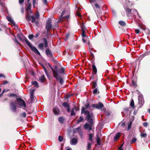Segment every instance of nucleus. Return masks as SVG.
I'll list each match as a JSON object with an SVG mask.
<instances>
[{"label":"nucleus","instance_id":"obj_27","mask_svg":"<svg viewBox=\"0 0 150 150\" xmlns=\"http://www.w3.org/2000/svg\"><path fill=\"white\" fill-rule=\"evenodd\" d=\"M62 105L66 108L68 107H69V104L66 102H64L62 103Z\"/></svg>","mask_w":150,"mask_h":150},{"label":"nucleus","instance_id":"obj_64","mask_svg":"<svg viewBox=\"0 0 150 150\" xmlns=\"http://www.w3.org/2000/svg\"><path fill=\"white\" fill-rule=\"evenodd\" d=\"M88 131H90L92 129V127H91V126H90L88 128Z\"/></svg>","mask_w":150,"mask_h":150},{"label":"nucleus","instance_id":"obj_28","mask_svg":"<svg viewBox=\"0 0 150 150\" xmlns=\"http://www.w3.org/2000/svg\"><path fill=\"white\" fill-rule=\"evenodd\" d=\"M46 54L49 56H50L51 55V52L48 50H46Z\"/></svg>","mask_w":150,"mask_h":150},{"label":"nucleus","instance_id":"obj_60","mask_svg":"<svg viewBox=\"0 0 150 150\" xmlns=\"http://www.w3.org/2000/svg\"><path fill=\"white\" fill-rule=\"evenodd\" d=\"M90 105L89 104H87L85 105L86 108L87 109L89 107Z\"/></svg>","mask_w":150,"mask_h":150},{"label":"nucleus","instance_id":"obj_17","mask_svg":"<svg viewBox=\"0 0 150 150\" xmlns=\"http://www.w3.org/2000/svg\"><path fill=\"white\" fill-rule=\"evenodd\" d=\"M138 100L139 103H141L142 104H143L144 103V101L142 100V97H141L139 96L138 98Z\"/></svg>","mask_w":150,"mask_h":150},{"label":"nucleus","instance_id":"obj_26","mask_svg":"<svg viewBox=\"0 0 150 150\" xmlns=\"http://www.w3.org/2000/svg\"><path fill=\"white\" fill-rule=\"evenodd\" d=\"M132 10L131 9H129L128 8L126 9V11L127 14H129L131 12Z\"/></svg>","mask_w":150,"mask_h":150},{"label":"nucleus","instance_id":"obj_30","mask_svg":"<svg viewBox=\"0 0 150 150\" xmlns=\"http://www.w3.org/2000/svg\"><path fill=\"white\" fill-rule=\"evenodd\" d=\"M119 24L122 26H125L126 25L125 23L123 21H120L119 22Z\"/></svg>","mask_w":150,"mask_h":150},{"label":"nucleus","instance_id":"obj_47","mask_svg":"<svg viewBox=\"0 0 150 150\" xmlns=\"http://www.w3.org/2000/svg\"><path fill=\"white\" fill-rule=\"evenodd\" d=\"M10 22L12 23V24L13 25H14V26H15L16 25V23H15L14 21L13 20H12Z\"/></svg>","mask_w":150,"mask_h":150},{"label":"nucleus","instance_id":"obj_24","mask_svg":"<svg viewBox=\"0 0 150 150\" xmlns=\"http://www.w3.org/2000/svg\"><path fill=\"white\" fill-rule=\"evenodd\" d=\"M43 40L44 44V46L45 47H47V40L45 38H43Z\"/></svg>","mask_w":150,"mask_h":150},{"label":"nucleus","instance_id":"obj_29","mask_svg":"<svg viewBox=\"0 0 150 150\" xmlns=\"http://www.w3.org/2000/svg\"><path fill=\"white\" fill-rule=\"evenodd\" d=\"M83 117L81 116L77 122V123L79 124L80 122L82 121L83 120Z\"/></svg>","mask_w":150,"mask_h":150},{"label":"nucleus","instance_id":"obj_44","mask_svg":"<svg viewBox=\"0 0 150 150\" xmlns=\"http://www.w3.org/2000/svg\"><path fill=\"white\" fill-rule=\"evenodd\" d=\"M137 141V139L136 138H133L131 141V143H135Z\"/></svg>","mask_w":150,"mask_h":150},{"label":"nucleus","instance_id":"obj_11","mask_svg":"<svg viewBox=\"0 0 150 150\" xmlns=\"http://www.w3.org/2000/svg\"><path fill=\"white\" fill-rule=\"evenodd\" d=\"M103 106V104L101 102H99L98 104H96V108L98 109H100Z\"/></svg>","mask_w":150,"mask_h":150},{"label":"nucleus","instance_id":"obj_62","mask_svg":"<svg viewBox=\"0 0 150 150\" xmlns=\"http://www.w3.org/2000/svg\"><path fill=\"white\" fill-rule=\"evenodd\" d=\"M90 2L91 3H94L95 2L96 0H89Z\"/></svg>","mask_w":150,"mask_h":150},{"label":"nucleus","instance_id":"obj_10","mask_svg":"<svg viewBox=\"0 0 150 150\" xmlns=\"http://www.w3.org/2000/svg\"><path fill=\"white\" fill-rule=\"evenodd\" d=\"M78 110L76 106H74L73 108L71 110V116H73L75 115V113L74 112V111H76Z\"/></svg>","mask_w":150,"mask_h":150},{"label":"nucleus","instance_id":"obj_2","mask_svg":"<svg viewBox=\"0 0 150 150\" xmlns=\"http://www.w3.org/2000/svg\"><path fill=\"white\" fill-rule=\"evenodd\" d=\"M81 114L84 113L85 115H87L86 117V119L87 120L92 124L93 122V115L92 113H90L88 111L85 110L84 108H81Z\"/></svg>","mask_w":150,"mask_h":150},{"label":"nucleus","instance_id":"obj_22","mask_svg":"<svg viewBox=\"0 0 150 150\" xmlns=\"http://www.w3.org/2000/svg\"><path fill=\"white\" fill-rule=\"evenodd\" d=\"M32 85H35V87L37 88H38V82L35 81H32Z\"/></svg>","mask_w":150,"mask_h":150},{"label":"nucleus","instance_id":"obj_4","mask_svg":"<svg viewBox=\"0 0 150 150\" xmlns=\"http://www.w3.org/2000/svg\"><path fill=\"white\" fill-rule=\"evenodd\" d=\"M50 67L52 69L54 76L56 78V80H59V83L61 84H62L64 82L63 79L61 77L60 75H58L57 72L53 69L51 66H50Z\"/></svg>","mask_w":150,"mask_h":150},{"label":"nucleus","instance_id":"obj_56","mask_svg":"<svg viewBox=\"0 0 150 150\" xmlns=\"http://www.w3.org/2000/svg\"><path fill=\"white\" fill-rule=\"evenodd\" d=\"M143 126L145 127H146L148 125V123L146 122L144 123L143 124Z\"/></svg>","mask_w":150,"mask_h":150},{"label":"nucleus","instance_id":"obj_32","mask_svg":"<svg viewBox=\"0 0 150 150\" xmlns=\"http://www.w3.org/2000/svg\"><path fill=\"white\" fill-rule=\"evenodd\" d=\"M90 126L87 123H86L84 125V128L85 129H88V127Z\"/></svg>","mask_w":150,"mask_h":150},{"label":"nucleus","instance_id":"obj_41","mask_svg":"<svg viewBox=\"0 0 150 150\" xmlns=\"http://www.w3.org/2000/svg\"><path fill=\"white\" fill-rule=\"evenodd\" d=\"M35 91V89L34 88H33L31 89V92L30 93V95H34V93Z\"/></svg>","mask_w":150,"mask_h":150},{"label":"nucleus","instance_id":"obj_20","mask_svg":"<svg viewBox=\"0 0 150 150\" xmlns=\"http://www.w3.org/2000/svg\"><path fill=\"white\" fill-rule=\"evenodd\" d=\"M92 87L93 88H98L96 82L94 81L92 83Z\"/></svg>","mask_w":150,"mask_h":150},{"label":"nucleus","instance_id":"obj_36","mask_svg":"<svg viewBox=\"0 0 150 150\" xmlns=\"http://www.w3.org/2000/svg\"><path fill=\"white\" fill-rule=\"evenodd\" d=\"M130 105L131 107H134V101L133 99H132L130 103Z\"/></svg>","mask_w":150,"mask_h":150},{"label":"nucleus","instance_id":"obj_35","mask_svg":"<svg viewBox=\"0 0 150 150\" xmlns=\"http://www.w3.org/2000/svg\"><path fill=\"white\" fill-rule=\"evenodd\" d=\"M141 136L142 137H146L147 136V134L145 133H142L141 134Z\"/></svg>","mask_w":150,"mask_h":150},{"label":"nucleus","instance_id":"obj_55","mask_svg":"<svg viewBox=\"0 0 150 150\" xmlns=\"http://www.w3.org/2000/svg\"><path fill=\"white\" fill-rule=\"evenodd\" d=\"M7 91L6 90H5L4 89V90L2 92V94H1V95H0V97H1L2 95L5 92H7Z\"/></svg>","mask_w":150,"mask_h":150},{"label":"nucleus","instance_id":"obj_53","mask_svg":"<svg viewBox=\"0 0 150 150\" xmlns=\"http://www.w3.org/2000/svg\"><path fill=\"white\" fill-rule=\"evenodd\" d=\"M132 84L133 85V86H135L136 85V84L133 81H132Z\"/></svg>","mask_w":150,"mask_h":150},{"label":"nucleus","instance_id":"obj_54","mask_svg":"<svg viewBox=\"0 0 150 150\" xmlns=\"http://www.w3.org/2000/svg\"><path fill=\"white\" fill-rule=\"evenodd\" d=\"M135 30L136 34H138L140 33V31L138 29H135Z\"/></svg>","mask_w":150,"mask_h":150},{"label":"nucleus","instance_id":"obj_45","mask_svg":"<svg viewBox=\"0 0 150 150\" xmlns=\"http://www.w3.org/2000/svg\"><path fill=\"white\" fill-rule=\"evenodd\" d=\"M79 133L81 137L82 138L83 136V133L82 131L80 130L79 132Z\"/></svg>","mask_w":150,"mask_h":150},{"label":"nucleus","instance_id":"obj_58","mask_svg":"<svg viewBox=\"0 0 150 150\" xmlns=\"http://www.w3.org/2000/svg\"><path fill=\"white\" fill-rule=\"evenodd\" d=\"M66 11L65 10H63L61 14V17L65 13Z\"/></svg>","mask_w":150,"mask_h":150},{"label":"nucleus","instance_id":"obj_31","mask_svg":"<svg viewBox=\"0 0 150 150\" xmlns=\"http://www.w3.org/2000/svg\"><path fill=\"white\" fill-rule=\"evenodd\" d=\"M82 37H86L85 32L84 30L83 29H82Z\"/></svg>","mask_w":150,"mask_h":150},{"label":"nucleus","instance_id":"obj_61","mask_svg":"<svg viewBox=\"0 0 150 150\" xmlns=\"http://www.w3.org/2000/svg\"><path fill=\"white\" fill-rule=\"evenodd\" d=\"M91 107H96V104H92L91 105Z\"/></svg>","mask_w":150,"mask_h":150},{"label":"nucleus","instance_id":"obj_1","mask_svg":"<svg viewBox=\"0 0 150 150\" xmlns=\"http://www.w3.org/2000/svg\"><path fill=\"white\" fill-rule=\"evenodd\" d=\"M26 18L28 21L31 20L32 23L35 22L36 25H37L38 24V22L36 21V20H38L39 19V13L37 12L35 14L30 16L28 15H27Z\"/></svg>","mask_w":150,"mask_h":150},{"label":"nucleus","instance_id":"obj_34","mask_svg":"<svg viewBox=\"0 0 150 150\" xmlns=\"http://www.w3.org/2000/svg\"><path fill=\"white\" fill-rule=\"evenodd\" d=\"M91 143H89L88 142L87 144V150H90L91 148Z\"/></svg>","mask_w":150,"mask_h":150},{"label":"nucleus","instance_id":"obj_14","mask_svg":"<svg viewBox=\"0 0 150 150\" xmlns=\"http://www.w3.org/2000/svg\"><path fill=\"white\" fill-rule=\"evenodd\" d=\"M39 79L42 82H44L46 80V79L44 75H42L40 77H39Z\"/></svg>","mask_w":150,"mask_h":150},{"label":"nucleus","instance_id":"obj_3","mask_svg":"<svg viewBox=\"0 0 150 150\" xmlns=\"http://www.w3.org/2000/svg\"><path fill=\"white\" fill-rule=\"evenodd\" d=\"M25 41L27 45L30 48L31 50L34 52L35 53L40 55V54L39 51L37 49L35 48L34 46H33L32 44L27 40L25 39Z\"/></svg>","mask_w":150,"mask_h":150},{"label":"nucleus","instance_id":"obj_18","mask_svg":"<svg viewBox=\"0 0 150 150\" xmlns=\"http://www.w3.org/2000/svg\"><path fill=\"white\" fill-rule=\"evenodd\" d=\"M96 137L97 138V143L98 145H100V139L99 138L98 135H97Z\"/></svg>","mask_w":150,"mask_h":150},{"label":"nucleus","instance_id":"obj_19","mask_svg":"<svg viewBox=\"0 0 150 150\" xmlns=\"http://www.w3.org/2000/svg\"><path fill=\"white\" fill-rule=\"evenodd\" d=\"M92 68L93 69V71L94 72L95 74H96L97 72V69L94 65H93L92 66Z\"/></svg>","mask_w":150,"mask_h":150},{"label":"nucleus","instance_id":"obj_63","mask_svg":"<svg viewBox=\"0 0 150 150\" xmlns=\"http://www.w3.org/2000/svg\"><path fill=\"white\" fill-rule=\"evenodd\" d=\"M76 14L77 16H78L79 17H80L81 16V14L80 13H79V12H77L76 13Z\"/></svg>","mask_w":150,"mask_h":150},{"label":"nucleus","instance_id":"obj_40","mask_svg":"<svg viewBox=\"0 0 150 150\" xmlns=\"http://www.w3.org/2000/svg\"><path fill=\"white\" fill-rule=\"evenodd\" d=\"M87 38H88L87 37H83L82 40H83V42L84 43L86 42V41L87 40Z\"/></svg>","mask_w":150,"mask_h":150},{"label":"nucleus","instance_id":"obj_57","mask_svg":"<svg viewBox=\"0 0 150 150\" xmlns=\"http://www.w3.org/2000/svg\"><path fill=\"white\" fill-rule=\"evenodd\" d=\"M24 0H19V2L20 4H22L23 3Z\"/></svg>","mask_w":150,"mask_h":150},{"label":"nucleus","instance_id":"obj_51","mask_svg":"<svg viewBox=\"0 0 150 150\" xmlns=\"http://www.w3.org/2000/svg\"><path fill=\"white\" fill-rule=\"evenodd\" d=\"M6 18L8 21L10 22L12 20L11 18L8 16H7Z\"/></svg>","mask_w":150,"mask_h":150},{"label":"nucleus","instance_id":"obj_21","mask_svg":"<svg viewBox=\"0 0 150 150\" xmlns=\"http://www.w3.org/2000/svg\"><path fill=\"white\" fill-rule=\"evenodd\" d=\"M98 88H96L93 91V94H96L97 93H98L99 91L98 90Z\"/></svg>","mask_w":150,"mask_h":150},{"label":"nucleus","instance_id":"obj_9","mask_svg":"<svg viewBox=\"0 0 150 150\" xmlns=\"http://www.w3.org/2000/svg\"><path fill=\"white\" fill-rule=\"evenodd\" d=\"M77 139L76 138H73L70 141V144L72 145H75L77 142Z\"/></svg>","mask_w":150,"mask_h":150},{"label":"nucleus","instance_id":"obj_59","mask_svg":"<svg viewBox=\"0 0 150 150\" xmlns=\"http://www.w3.org/2000/svg\"><path fill=\"white\" fill-rule=\"evenodd\" d=\"M16 96V94H10L9 95L10 97L15 96Z\"/></svg>","mask_w":150,"mask_h":150},{"label":"nucleus","instance_id":"obj_6","mask_svg":"<svg viewBox=\"0 0 150 150\" xmlns=\"http://www.w3.org/2000/svg\"><path fill=\"white\" fill-rule=\"evenodd\" d=\"M51 22L52 20L50 18L48 19L46 21V27L48 30L52 28Z\"/></svg>","mask_w":150,"mask_h":150},{"label":"nucleus","instance_id":"obj_16","mask_svg":"<svg viewBox=\"0 0 150 150\" xmlns=\"http://www.w3.org/2000/svg\"><path fill=\"white\" fill-rule=\"evenodd\" d=\"M120 133H118L115 137L114 140L115 141H117L120 137Z\"/></svg>","mask_w":150,"mask_h":150},{"label":"nucleus","instance_id":"obj_38","mask_svg":"<svg viewBox=\"0 0 150 150\" xmlns=\"http://www.w3.org/2000/svg\"><path fill=\"white\" fill-rule=\"evenodd\" d=\"M44 46V44L43 43H40L39 45V48L40 49H42Z\"/></svg>","mask_w":150,"mask_h":150},{"label":"nucleus","instance_id":"obj_43","mask_svg":"<svg viewBox=\"0 0 150 150\" xmlns=\"http://www.w3.org/2000/svg\"><path fill=\"white\" fill-rule=\"evenodd\" d=\"M30 98L31 99V101L33 102L34 101V95H31L30 96Z\"/></svg>","mask_w":150,"mask_h":150},{"label":"nucleus","instance_id":"obj_42","mask_svg":"<svg viewBox=\"0 0 150 150\" xmlns=\"http://www.w3.org/2000/svg\"><path fill=\"white\" fill-rule=\"evenodd\" d=\"M95 8L97 9H100V7L98 4H95Z\"/></svg>","mask_w":150,"mask_h":150},{"label":"nucleus","instance_id":"obj_39","mask_svg":"<svg viewBox=\"0 0 150 150\" xmlns=\"http://www.w3.org/2000/svg\"><path fill=\"white\" fill-rule=\"evenodd\" d=\"M63 137L61 136H59L58 137L59 141L60 142H61L63 141Z\"/></svg>","mask_w":150,"mask_h":150},{"label":"nucleus","instance_id":"obj_13","mask_svg":"<svg viewBox=\"0 0 150 150\" xmlns=\"http://www.w3.org/2000/svg\"><path fill=\"white\" fill-rule=\"evenodd\" d=\"M59 122L61 124H63L64 119L63 117H61L58 118Z\"/></svg>","mask_w":150,"mask_h":150},{"label":"nucleus","instance_id":"obj_52","mask_svg":"<svg viewBox=\"0 0 150 150\" xmlns=\"http://www.w3.org/2000/svg\"><path fill=\"white\" fill-rule=\"evenodd\" d=\"M123 145V143L122 144L120 147H119L118 148V150H123L122 149V147Z\"/></svg>","mask_w":150,"mask_h":150},{"label":"nucleus","instance_id":"obj_46","mask_svg":"<svg viewBox=\"0 0 150 150\" xmlns=\"http://www.w3.org/2000/svg\"><path fill=\"white\" fill-rule=\"evenodd\" d=\"M0 5L2 6L4 5V4L2 0H0Z\"/></svg>","mask_w":150,"mask_h":150},{"label":"nucleus","instance_id":"obj_15","mask_svg":"<svg viewBox=\"0 0 150 150\" xmlns=\"http://www.w3.org/2000/svg\"><path fill=\"white\" fill-rule=\"evenodd\" d=\"M94 136V134H89L88 135V140L90 141H93V138Z\"/></svg>","mask_w":150,"mask_h":150},{"label":"nucleus","instance_id":"obj_12","mask_svg":"<svg viewBox=\"0 0 150 150\" xmlns=\"http://www.w3.org/2000/svg\"><path fill=\"white\" fill-rule=\"evenodd\" d=\"M132 14L133 13V16H134L136 14H137L138 16H139V17H140V16H139V14L138 13L137 11L135 9H132Z\"/></svg>","mask_w":150,"mask_h":150},{"label":"nucleus","instance_id":"obj_5","mask_svg":"<svg viewBox=\"0 0 150 150\" xmlns=\"http://www.w3.org/2000/svg\"><path fill=\"white\" fill-rule=\"evenodd\" d=\"M17 103L19 105L20 107L25 108L26 107V105L25 101L21 98H18L16 99Z\"/></svg>","mask_w":150,"mask_h":150},{"label":"nucleus","instance_id":"obj_8","mask_svg":"<svg viewBox=\"0 0 150 150\" xmlns=\"http://www.w3.org/2000/svg\"><path fill=\"white\" fill-rule=\"evenodd\" d=\"M53 111L56 115H58L60 113V110L57 107H55L53 108Z\"/></svg>","mask_w":150,"mask_h":150},{"label":"nucleus","instance_id":"obj_33","mask_svg":"<svg viewBox=\"0 0 150 150\" xmlns=\"http://www.w3.org/2000/svg\"><path fill=\"white\" fill-rule=\"evenodd\" d=\"M31 5L30 4H29L27 5V11H28V10H30L31 8Z\"/></svg>","mask_w":150,"mask_h":150},{"label":"nucleus","instance_id":"obj_25","mask_svg":"<svg viewBox=\"0 0 150 150\" xmlns=\"http://www.w3.org/2000/svg\"><path fill=\"white\" fill-rule=\"evenodd\" d=\"M64 69L63 68H62L58 70V72L59 73L62 74L64 73Z\"/></svg>","mask_w":150,"mask_h":150},{"label":"nucleus","instance_id":"obj_49","mask_svg":"<svg viewBox=\"0 0 150 150\" xmlns=\"http://www.w3.org/2000/svg\"><path fill=\"white\" fill-rule=\"evenodd\" d=\"M36 1V0H33V7H34L35 6Z\"/></svg>","mask_w":150,"mask_h":150},{"label":"nucleus","instance_id":"obj_50","mask_svg":"<svg viewBox=\"0 0 150 150\" xmlns=\"http://www.w3.org/2000/svg\"><path fill=\"white\" fill-rule=\"evenodd\" d=\"M21 115L23 117H26V114L25 112H23L21 114Z\"/></svg>","mask_w":150,"mask_h":150},{"label":"nucleus","instance_id":"obj_37","mask_svg":"<svg viewBox=\"0 0 150 150\" xmlns=\"http://www.w3.org/2000/svg\"><path fill=\"white\" fill-rule=\"evenodd\" d=\"M132 125V122H130L128 125V130H129L131 128V125Z\"/></svg>","mask_w":150,"mask_h":150},{"label":"nucleus","instance_id":"obj_23","mask_svg":"<svg viewBox=\"0 0 150 150\" xmlns=\"http://www.w3.org/2000/svg\"><path fill=\"white\" fill-rule=\"evenodd\" d=\"M81 127H79L77 128L74 129V132L75 133L78 132H79V131L80 130V129H81Z\"/></svg>","mask_w":150,"mask_h":150},{"label":"nucleus","instance_id":"obj_48","mask_svg":"<svg viewBox=\"0 0 150 150\" xmlns=\"http://www.w3.org/2000/svg\"><path fill=\"white\" fill-rule=\"evenodd\" d=\"M34 36L33 35H29L28 38L30 40H31L32 38H33Z\"/></svg>","mask_w":150,"mask_h":150},{"label":"nucleus","instance_id":"obj_7","mask_svg":"<svg viewBox=\"0 0 150 150\" xmlns=\"http://www.w3.org/2000/svg\"><path fill=\"white\" fill-rule=\"evenodd\" d=\"M10 105L12 110L13 112H15L16 109V103L13 102H12L11 104Z\"/></svg>","mask_w":150,"mask_h":150}]
</instances>
